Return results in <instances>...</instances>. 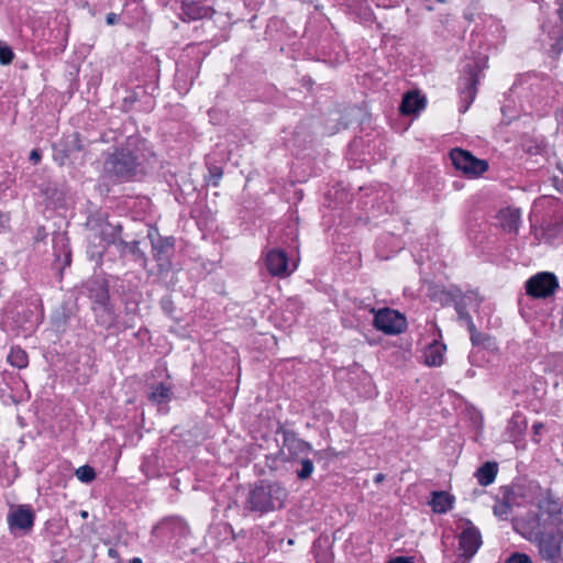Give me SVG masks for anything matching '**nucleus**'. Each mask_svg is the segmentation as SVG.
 Returning <instances> with one entry per match:
<instances>
[{"mask_svg":"<svg viewBox=\"0 0 563 563\" xmlns=\"http://www.w3.org/2000/svg\"><path fill=\"white\" fill-rule=\"evenodd\" d=\"M561 507L558 501L545 497L539 501L537 509L514 521V528L529 540L548 532H560L563 522L560 518Z\"/></svg>","mask_w":563,"mask_h":563,"instance_id":"obj_1","label":"nucleus"},{"mask_svg":"<svg viewBox=\"0 0 563 563\" xmlns=\"http://www.w3.org/2000/svg\"><path fill=\"white\" fill-rule=\"evenodd\" d=\"M141 151L131 142L110 154L103 165L104 174L117 180H129L143 173Z\"/></svg>","mask_w":563,"mask_h":563,"instance_id":"obj_2","label":"nucleus"},{"mask_svg":"<svg viewBox=\"0 0 563 563\" xmlns=\"http://www.w3.org/2000/svg\"><path fill=\"white\" fill-rule=\"evenodd\" d=\"M287 495L286 488L280 484L262 482L251 490L247 506L252 511L261 514L274 511L284 506Z\"/></svg>","mask_w":563,"mask_h":563,"instance_id":"obj_3","label":"nucleus"},{"mask_svg":"<svg viewBox=\"0 0 563 563\" xmlns=\"http://www.w3.org/2000/svg\"><path fill=\"white\" fill-rule=\"evenodd\" d=\"M450 157L454 167L468 178H477L489 168L487 161L479 159L462 148H453L450 152Z\"/></svg>","mask_w":563,"mask_h":563,"instance_id":"obj_4","label":"nucleus"},{"mask_svg":"<svg viewBox=\"0 0 563 563\" xmlns=\"http://www.w3.org/2000/svg\"><path fill=\"white\" fill-rule=\"evenodd\" d=\"M35 514L29 505L11 506L7 516V522L11 532L21 531L27 533L34 526Z\"/></svg>","mask_w":563,"mask_h":563,"instance_id":"obj_5","label":"nucleus"},{"mask_svg":"<svg viewBox=\"0 0 563 563\" xmlns=\"http://www.w3.org/2000/svg\"><path fill=\"white\" fill-rule=\"evenodd\" d=\"M559 283L552 273H539L526 283L527 294L533 298H547L554 294Z\"/></svg>","mask_w":563,"mask_h":563,"instance_id":"obj_6","label":"nucleus"},{"mask_svg":"<svg viewBox=\"0 0 563 563\" xmlns=\"http://www.w3.org/2000/svg\"><path fill=\"white\" fill-rule=\"evenodd\" d=\"M374 325L387 334H397L406 328V319L398 311L385 308L375 313Z\"/></svg>","mask_w":563,"mask_h":563,"instance_id":"obj_7","label":"nucleus"},{"mask_svg":"<svg viewBox=\"0 0 563 563\" xmlns=\"http://www.w3.org/2000/svg\"><path fill=\"white\" fill-rule=\"evenodd\" d=\"M467 527L460 534L459 550L461 551L456 563H467L468 559L473 556L481 545V536L478 530L471 526L467 521Z\"/></svg>","mask_w":563,"mask_h":563,"instance_id":"obj_8","label":"nucleus"},{"mask_svg":"<svg viewBox=\"0 0 563 563\" xmlns=\"http://www.w3.org/2000/svg\"><path fill=\"white\" fill-rule=\"evenodd\" d=\"M563 539V528L560 532H548L537 537L541 555L547 560H552L560 554L561 542Z\"/></svg>","mask_w":563,"mask_h":563,"instance_id":"obj_9","label":"nucleus"},{"mask_svg":"<svg viewBox=\"0 0 563 563\" xmlns=\"http://www.w3.org/2000/svg\"><path fill=\"white\" fill-rule=\"evenodd\" d=\"M520 210L514 207L501 209L497 214L498 227L505 233L516 234L520 223Z\"/></svg>","mask_w":563,"mask_h":563,"instance_id":"obj_10","label":"nucleus"},{"mask_svg":"<svg viewBox=\"0 0 563 563\" xmlns=\"http://www.w3.org/2000/svg\"><path fill=\"white\" fill-rule=\"evenodd\" d=\"M213 13L211 7L202 5L196 0H181V14L184 20L196 21L210 18Z\"/></svg>","mask_w":563,"mask_h":563,"instance_id":"obj_11","label":"nucleus"},{"mask_svg":"<svg viewBox=\"0 0 563 563\" xmlns=\"http://www.w3.org/2000/svg\"><path fill=\"white\" fill-rule=\"evenodd\" d=\"M121 225L102 222L98 228H92L95 234L100 238V247L104 249L107 245L114 244L118 246L121 238Z\"/></svg>","mask_w":563,"mask_h":563,"instance_id":"obj_12","label":"nucleus"},{"mask_svg":"<svg viewBox=\"0 0 563 563\" xmlns=\"http://www.w3.org/2000/svg\"><path fill=\"white\" fill-rule=\"evenodd\" d=\"M266 266L271 274L280 276L289 274L288 257L282 250H272L266 256Z\"/></svg>","mask_w":563,"mask_h":563,"instance_id":"obj_13","label":"nucleus"},{"mask_svg":"<svg viewBox=\"0 0 563 563\" xmlns=\"http://www.w3.org/2000/svg\"><path fill=\"white\" fill-rule=\"evenodd\" d=\"M148 238L152 241L154 257L161 262L159 266L168 264L169 251L173 247V240L169 238H155V234L150 232Z\"/></svg>","mask_w":563,"mask_h":563,"instance_id":"obj_14","label":"nucleus"},{"mask_svg":"<svg viewBox=\"0 0 563 563\" xmlns=\"http://www.w3.org/2000/svg\"><path fill=\"white\" fill-rule=\"evenodd\" d=\"M498 499L500 506L495 505V516L506 519L511 512V506L516 503L514 489L508 486L500 487Z\"/></svg>","mask_w":563,"mask_h":563,"instance_id":"obj_15","label":"nucleus"},{"mask_svg":"<svg viewBox=\"0 0 563 563\" xmlns=\"http://www.w3.org/2000/svg\"><path fill=\"white\" fill-rule=\"evenodd\" d=\"M424 98L419 93L410 91L404 96L400 110L404 114H413L424 108Z\"/></svg>","mask_w":563,"mask_h":563,"instance_id":"obj_16","label":"nucleus"},{"mask_svg":"<svg viewBox=\"0 0 563 563\" xmlns=\"http://www.w3.org/2000/svg\"><path fill=\"white\" fill-rule=\"evenodd\" d=\"M454 498L445 492H433L430 506L434 512L443 514L453 506Z\"/></svg>","mask_w":563,"mask_h":563,"instance_id":"obj_17","label":"nucleus"},{"mask_svg":"<svg viewBox=\"0 0 563 563\" xmlns=\"http://www.w3.org/2000/svg\"><path fill=\"white\" fill-rule=\"evenodd\" d=\"M445 346L439 342L430 344L424 353V362L428 366H439L443 362Z\"/></svg>","mask_w":563,"mask_h":563,"instance_id":"obj_18","label":"nucleus"},{"mask_svg":"<svg viewBox=\"0 0 563 563\" xmlns=\"http://www.w3.org/2000/svg\"><path fill=\"white\" fill-rule=\"evenodd\" d=\"M172 389L163 383L152 385L147 393L148 399L157 405L168 402L172 399Z\"/></svg>","mask_w":563,"mask_h":563,"instance_id":"obj_19","label":"nucleus"},{"mask_svg":"<svg viewBox=\"0 0 563 563\" xmlns=\"http://www.w3.org/2000/svg\"><path fill=\"white\" fill-rule=\"evenodd\" d=\"M471 331V339L473 342V350L471 352L470 358L472 363H479V354L483 352V347H485V343H489L488 336H483L481 333H477L474 331V328H472Z\"/></svg>","mask_w":563,"mask_h":563,"instance_id":"obj_20","label":"nucleus"},{"mask_svg":"<svg viewBox=\"0 0 563 563\" xmlns=\"http://www.w3.org/2000/svg\"><path fill=\"white\" fill-rule=\"evenodd\" d=\"M90 297L95 300L96 303L101 306H106L109 299V292L106 284L101 280H96L91 283V287L89 288Z\"/></svg>","mask_w":563,"mask_h":563,"instance_id":"obj_21","label":"nucleus"},{"mask_svg":"<svg viewBox=\"0 0 563 563\" xmlns=\"http://www.w3.org/2000/svg\"><path fill=\"white\" fill-rule=\"evenodd\" d=\"M7 360L12 366L18 368H24L29 364L27 354L21 347H12Z\"/></svg>","mask_w":563,"mask_h":563,"instance_id":"obj_22","label":"nucleus"},{"mask_svg":"<svg viewBox=\"0 0 563 563\" xmlns=\"http://www.w3.org/2000/svg\"><path fill=\"white\" fill-rule=\"evenodd\" d=\"M477 482L482 486H487L493 483V462L487 461L475 473Z\"/></svg>","mask_w":563,"mask_h":563,"instance_id":"obj_23","label":"nucleus"},{"mask_svg":"<svg viewBox=\"0 0 563 563\" xmlns=\"http://www.w3.org/2000/svg\"><path fill=\"white\" fill-rule=\"evenodd\" d=\"M118 249L121 253H125L126 251L132 253L134 256H136V258H140V260H143L145 261V255L144 253L140 250L139 247V242L137 241H132V242H124L122 239L120 240L119 244H118Z\"/></svg>","mask_w":563,"mask_h":563,"instance_id":"obj_24","label":"nucleus"},{"mask_svg":"<svg viewBox=\"0 0 563 563\" xmlns=\"http://www.w3.org/2000/svg\"><path fill=\"white\" fill-rule=\"evenodd\" d=\"M286 446L291 454L307 453L312 450L309 443L295 438L288 439Z\"/></svg>","mask_w":563,"mask_h":563,"instance_id":"obj_25","label":"nucleus"},{"mask_svg":"<svg viewBox=\"0 0 563 563\" xmlns=\"http://www.w3.org/2000/svg\"><path fill=\"white\" fill-rule=\"evenodd\" d=\"M76 476L82 483H90L96 478V472L91 466L84 465L76 470Z\"/></svg>","mask_w":563,"mask_h":563,"instance_id":"obj_26","label":"nucleus"},{"mask_svg":"<svg viewBox=\"0 0 563 563\" xmlns=\"http://www.w3.org/2000/svg\"><path fill=\"white\" fill-rule=\"evenodd\" d=\"M300 465L301 468L297 471V476L300 479L309 478L314 470L313 462L310 459H301Z\"/></svg>","mask_w":563,"mask_h":563,"instance_id":"obj_27","label":"nucleus"},{"mask_svg":"<svg viewBox=\"0 0 563 563\" xmlns=\"http://www.w3.org/2000/svg\"><path fill=\"white\" fill-rule=\"evenodd\" d=\"M14 58L12 48L4 42L0 41V64L9 65Z\"/></svg>","mask_w":563,"mask_h":563,"instance_id":"obj_28","label":"nucleus"},{"mask_svg":"<svg viewBox=\"0 0 563 563\" xmlns=\"http://www.w3.org/2000/svg\"><path fill=\"white\" fill-rule=\"evenodd\" d=\"M509 428L517 434L522 433L527 428V422L521 416H514L509 422Z\"/></svg>","mask_w":563,"mask_h":563,"instance_id":"obj_29","label":"nucleus"},{"mask_svg":"<svg viewBox=\"0 0 563 563\" xmlns=\"http://www.w3.org/2000/svg\"><path fill=\"white\" fill-rule=\"evenodd\" d=\"M456 311L460 320L468 327L470 330L474 328L471 316L462 308L461 303H456Z\"/></svg>","mask_w":563,"mask_h":563,"instance_id":"obj_30","label":"nucleus"},{"mask_svg":"<svg viewBox=\"0 0 563 563\" xmlns=\"http://www.w3.org/2000/svg\"><path fill=\"white\" fill-rule=\"evenodd\" d=\"M506 563H531V560L526 554L515 553L509 559H507Z\"/></svg>","mask_w":563,"mask_h":563,"instance_id":"obj_31","label":"nucleus"},{"mask_svg":"<svg viewBox=\"0 0 563 563\" xmlns=\"http://www.w3.org/2000/svg\"><path fill=\"white\" fill-rule=\"evenodd\" d=\"M490 352L483 347V352L479 354V363H473L474 365L482 366L484 363L489 362Z\"/></svg>","mask_w":563,"mask_h":563,"instance_id":"obj_32","label":"nucleus"},{"mask_svg":"<svg viewBox=\"0 0 563 563\" xmlns=\"http://www.w3.org/2000/svg\"><path fill=\"white\" fill-rule=\"evenodd\" d=\"M543 428H544V424H543V423H541V422H538V423H534V424H533V428H532V429H533V440H534V442H537V443L539 442V439H537V435H539V434H540V432H541V430H542Z\"/></svg>","mask_w":563,"mask_h":563,"instance_id":"obj_33","label":"nucleus"},{"mask_svg":"<svg viewBox=\"0 0 563 563\" xmlns=\"http://www.w3.org/2000/svg\"><path fill=\"white\" fill-rule=\"evenodd\" d=\"M41 157H42V154L38 150H33L30 154V159L34 163V164H37L40 161H41Z\"/></svg>","mask_w":563,"mask_h":563,"instance_id":"obj_34","label":"nucleus"},{"mask_svg":"<svg viewBox=\"0 0 563 563\" xmlns=\"http://www.w3.org/2000/svg\"><path fill=\"white\" fill-rule=\"evenodd\" d=\"M211 175H212V177L214 178V183H213V185H214V186H217V185H218L219 179H220V178H221V176H222V172H221L219 168L214 167V168L211 170Z\"/></svg>","mask_w":563,"mask_h":563,"instance_id":"obj_35","label":"nucleus"},{"mask_svg":"<svg viewBox=\"0 0 563 563\" xmlns=\"http://www.w3.org/2000/svg\"><path fill=\"white\" fill-rule=\"evenodd\" d=\"M389 563H412V562H410V560L407 558L398 556L396 559L390 560Z\"/></svg>","mask_w":563,"mask_h":563,"instance_id":"obj_36","label":"nucleus"},{"mask_svg":"<svg viewBox=\"0 0 563 563\" xmlns=\"http://www.w3.org/2000/svg\"><path fill=\"white\" fill-rule=\"evenodd\" d=\"M384 479H385V475H384V474H382V473H377V474L374 476V483H375V484H380Z\"/></svg>","mask_w":563,"mask_h":563,"instance_id":"obj_37","label":"nucleus"},{"mask_svg":"<svg viewBox=\"0 0 563 563\" xmlns=\"http://www.w3.org/2000/svg\"><path fill=\"white\" fill-rule=\"evenodd\" d=\"M562 49H563V46L560 43L554 44L552 46V51L555 53V56H558Z\"/></svg>","mask_w":563,"mask_h":563,"instance_id":"obj_38","label":"nucleus"},{"mask_svg":"<svg viewBox=\"0 0 563 563\" xmlns=\"http://www.w3.org/2000/svg\"><path fill=\"white\" fill-rule=\"evenodd\" d=\"M114 19H115V15H114V14H109V15L107 16V22H108L109 24H113V23H114Z\"/></svg>","mask_w":563,"mask_h":563,"instance_id":"obj_39","label":"nucleus"},{"mask_svg":"<svg viewBox=\"0 0 563 563\" xmlns=\"http://www.w3.org/2000/svg\"><path fill=\"white\" fill-rule=\"evenodd\" d=\"M131 563H142V560L140 558H133Z\"/></svg>","mask_w":563,"mask_h":563,"instance_id":"obj_40","label":"nucleus"},{"mask_svg":"<svg viewBox=\"0 0 563 563\" xmlns=\"http://www.w3.org/2000/svg\"><path fill=\"white\" fill-rule=\"evenodd\" d=\"M81 516H82L84 518H86V517L88 516L87 511H82V512H81Z\"/></svg>","mask_w":563,"mask_h":563,"instance_id":"obj_41","label":"nucleus"},{"mask_svg":"<svg viewBox=\"0 0 563 563\" xmlns=\"http://www.w3.org/2000/svg\"><path fill=\"white\" fill-rule=\"evenodd\" d=\"M494 467H495V474L497 473V464L495 463L494 464Z\"/></svg>","mask_w":563,"mask_h":563,"instance_id":"obj_42","label":"nucleus"}]
</instances>
